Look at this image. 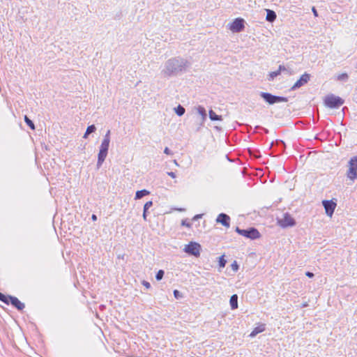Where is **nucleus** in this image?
I'll return each instance as SVG.
<instances>
[{"label":"nucleus","instance_id":"1","mask_svg":"<svg viewBox=\"0 0 357 357\" xmlns=\"http://www.w3.org/2000/svg\"><path fill=\"white\" fill-rule=\"evenodd\" d=\"M190 66V63L183 57H172L165 61L161 73L167 77H176L185 73Z\"/></svg>","mask_w":357,"mask_h":357},{"label":"nucleus","instance_id":"2","mask_svg":"<svg viewBox=\"0 0 357 357\" xmlns=\"http://www.w3.org/2000/svg\"><path fill=\"white\" fill-rule=\"evenodd\" d=\"M109 142H110V130H108L106 132V134L104 136V138L101 142L99 152L98 154V160H97V169H99L102 163L104 162L109 150Z\"/></svg>","mask_w":357,"mask_h":357},{"label":"nucleus","instance_id":"3","mask_svg":"<svg viewBox=\"0 0 357 357\" xmlns=\"http://www.w3.org/2000/svg\"><path fill=\"white\" fill-rule=\"evenodd\" d=\"M259 96L268 105H272L279 102H287L288 98L284 96L273 95L268 92H259Z\"/></svg>","mask_w":357,"mask_h":357},{"label":"nucleus","instance_id":"4","mask_svg":"<svg viewBox=\"0 0 357 357\" xmlns=\"http://www.w3.org/2000/svg\"><path fill=\"white\" fill-rule=\"evenodd\" d=\"M344 102V100L342 98L332 93L327 95L324 100L325 106L331 109H337L341 107Z\"/></svg>","mask_w":357,"mask_h":357},{"label":"nucleus","instance_id":"5","mask_svg":"<svg viewBox=\"0 0 357 357\" xmlns=\"http://www.w3.org/2000/svg\"><path fill=\"white\" fill-rule=\"evenodd\" d=\"M235 231L238 234L251 240L257 239L261 236L259 231L255 227H249L246 229H243L236 227Z\"/></svg>","mask_w":357,"mask_h":357},{"label":"nucleus","instance_id":"6","mask_svg":"<svg viewBox=\"0 0 357 357\" xmlns=\"http://www.w3.org/2000/svg\"><path fill=\"white\" fill-rule=\"evenodd\" d=\"M201 250V245L195 241H190L188 244L185 245L183 248L184 252L195 257H199L200 256Z\"/></svg>","mask_w":357,"mask_h":357},{"label":"nucleus","instance_id":"7","mask_svg":"<svg viewBox=\"0 0 357 357\" xmlns=\"http://www.w3.org/2000/svg\"><path fill=\"white\" fill-rule=\"evenodd\" d=\"M349 169L347 176L351 181L357 178V155L350 158L348 162Z\"/></svg>","mask_w":357,"mask_h":357},{"label":"nucleus","instance_id":"8","mask_svg":"<svg viewBox=\"0 0 357 357\" xmlns=\"http://www.w3.org/2000/svg\"><path fill=\"white\" fill-rule=\"evenodd\" d=\"M245 21L243 18L237 17L228 24L229 30L233 33H239L244 30Z\"/></svg>","mask_w":357,"mask_h":357},{"label":"nucleus","instance_id":"9","mask_svg":"<svg viewBox=\"0 0 357 357\" xmlns=\"http://www.w3.org/2000/svg\"><path fill=\"white\" fill-rule=\"evenodd\" d=\"M278 224L282 228H287L295 226L296 222L289 213H285L283 218L278 219Z\"/></svg>","mask_w":357,"mask_h":357},{"label":"nucleus","instance_id":"10","mask_svg":"<svg viewBox=\"0 0 357 357\" xmlns=\"http://www.w3.org/2000/svg\"><path fill=\"white\" fill-rule=\"evenodd\" d=\"M322 205L325 209L326 214L329 217H332L336 208L337 203L333 199H326L322 201Z\"/></svg>","mask_w":357,"mask_h":357},{"label":"nucleus","instance_id":"11","mask_svg":"<svg viewBox=\"0 0 357 357\" xmlns=\"http://www.w3.org/2000/svg\"><path fill=\"white\" fill-rule=\"evenodd\" d=\"M197 111V113L200 115V118L198 119L197 124L198 128L197 129V131H199V129L204 126V123L207 118V113L206 109L201 105H199L195 108Z\"/></svg>","mask_w":357,"mask_h":357},{"label":"nucleus","instance_id":"12","mask_svg":"<svg viewBox=\"0 0 357 357\" xmlns=\"http://www.w3.org/2000/svg\"><path fill=\"white\" fill-rule=\"evenodd\" d=\"M310 79V75L309 73H305L303 74L301 77L294 83V84L291 86V90L294 91L300 87L303 86L305 84L308 82Z\"/></svg>","mask_w":357,"mask_h":357},{"label":"nucleus","instance_id":"13","mask_svg":"<svg viewBox=\"0 0 357 357\" xmlns=\"http://www.w3.org/2000/svg\"><path fill=\"white\" fill-rule=\"evenodd\" d=\"M230 217L225 213H220L216 218V222L221 224L227 228L230 227Z\"/></svg>","mask_w":357,"mask_h":357},{"label":"nucleus","instance_id":"14","mask_svg":"<svg viewBox=\"0 0 357 357\" xmlns=\"http://www.w3.org/2000/svg\"><path fill=\"white\" fill-rule=\"evenodd\" d=\"M12 305L17 310L22 311L25 307L24 303H22L17 297L12 296L9 302V305Z\"/></svg>","mask_w":357,"mask_h":357},{"label":"nucleus","instance_id":"15","mask_svg":"<svg viewBox=\"0 0 357 357\" xmlns=\"http://www.w3.org/2000/svg\"><path fill=\"white\" fill-rule=\"evenodd\" d=\"M266 330V324H260L256 326L253 331L250 333V337H255L257 334L264 332Z\"/></svg>","mask_w":357,"mask_h":357},{"label":"nucleus","instance_id":"16","mask_svg":"<svg viewBox=\"0 0 357 357\" xmlns=\"http://www.w3.org/2000/svg\"><path fill=\"white\" fill-rule=\"evenodd\" d=\"M266 20L269 22H273L277 17L276 13L274 10L270 9H266Z\"/></svg>","mask_w":357,"mask_h":357},{"label":"nucleus","instance_id":"17","mask_svg":"<svg viewBox=\"0 0 357 357\" xmlns=\"http://www.w3.org/2000/svg\"><path fill=\"white\" fill-rule=\"evenodd\" d=\"M238 295L237 294H233L229 299V304L231 310H236L238 308Z\"/></svg>","mask_w":357,"mask_h":357},{"label":"nucleus","instance_id":"18","mask_svg":"<svg viewBox=\"0 0 357 357\" xmlns=\"http://www.w3.org/2000/svg\"><path fill=\"white\" fill-rule=\"evenodd\" d=\"M208 116L212 121L222 120V116L221 115L217 114L213 109L209 110Z\"/></svg>","mask_w":357,"mask_h":357},{"label":"nucleus","instance_id":"19","mask_svg":"<svg viewBox=\"0 0 357 357\" xmlns=\"http://www.w3.org/2000/svg\"><path fill=\"white\" fill-rule=\"evenodd\" d=\"M150 194V192L146 189L137 190L135 193V199H139L142 197L149 195Z\"/></svg>","mask_w":357,"mask_h":357},{"label":"nucleus","instance_id":"20","mask_svg":"<svg viewBox=\"0 0 357 357\" xmlns=\"http://www.w3.org/2000/svg\"><path fill=\"white\" fill-rule=\"evenodd\" d=\"M10 295H6L0 292V301L6 305H9L10 300L11 298Z\"/></svg>","mask_w":357,"mask_h":357},{"label":"nucleus","instance_id":"21","mask_svg":"<svg viewBox=\"0 0 357 357\" xmlns=\"http://www.w3.org/2000/svg\"><path fill=\"white\" fill-rule=\"evenodd\" d=\"M174 111H175V113L178 116H181L185 114V109L183 106H181V105H178L176 107L174 108Z\"/></svg>","mask_w":357,"mask_h":357},{"label":"nucleus","instance_id":"22","mask_svg":"<svg viewBox=\"0 0 357 357\" xmlns=\"http://www.w3.org/2000/svg\"><path fill=\"white\" fill-rule=\"evenodd\" d=\"M24 119L26 124L30 128V129H31L32 130H34L36 129L33 122L27 116H24Z\"/></svg>","mask_w":357,"mask_h":357},{"label":"nucleus","instance_id":"23","mask_svg":"<svg viewBox=\"0 0 357 357\" xmlns=\"http://www.w3.org/2000/svg\"><path fill=\"white\" fill-rule=\"evenodd\" d=\"M227 260L225 259V256L222 255L218 257V265L220 268H224L226 266Z\"/></svg>","mask_w":357,"mask_h":357},{"label":"nucleus","instance_id":"24","mask_svg":"<svg viewBox=\"0 0 357 357\" xmlns=\"http://www.w3.org/2000/svg\"><path fill=\"white\" fill-rule=\"evenodd\" d=\"M349 79V75H347V73H342V74H340L337 77V79L338 81H344V82H346L347 81V79Z\"/></svg>","mask_w":357,"mask_h":357},{"label":"nucleus","instance_id":"25","mask_svg":"<svg viewBox=\"0 0 357 357\" xmlns=\"http://www.w3.org/2000/svg\"><path fill=\"white\" fill-rule=\"evenodd\" d=\"M165 275V271L163 270H159L155 274V279L158 281L161 280Z\"/></svg>","mask_w":357,"mask_h":357},{"label":"nucleus","instance_id":"26","mask_svg":"<svg viewBox=\"0 0 357 357\" xmlns=\"http://www.w3.org/2000/svg\"><path fill=\"white\" fill-rule=\"evenodd\" d=\"M96 130V127L95 125L92 124L87 127L86 128V135H90L93 132H95Z\"/></svg>","mask_w":357,"mask_h":357},{"label":"nucleus","instance_id":"27","mask_svg":"<svg viewBox=\"0 0 357 357\" xmlns=\"http://www.w3.org/2000/svg\"><path fill=\"white\" fill-rule=\"evenodd\" d=\"M279 75H280V73L278 70V69L276 71L270 73V74H269L270 78L268 79V80H273L275 77H276Z\"/></svg>","mask_w":357,"mask_h":357},{"label":"nucleus","instance_id":"28","mask_svg":"<svg viewBox=\"0 0 357 357\" xmlns=\"http://www.w3.org/2000/svg\"><path fill=\"white\" fill-rule=\"evenodd\" d=\"M181 225L188 228H191L192 224L188 220V219H183L181 220Z\"/></svg>","mask_w":357,"mask_h":357},{"label":"nucleus","instance_id":"29","mask_svg":"<svg viewBox=\"0 0 357 357\" xmlns=\"http://www.w3.org/2000/svg\"><path fill=\"white\" fill-rule=\"evenodd\" d=\"M231 269L236 272L238 271V268H239V266L238 264H237V262L236 261H234L231 264Z\"/></svg>","mask_w":357,"mask_h":357},{"label":"nucleus","instance_id":"30","mask_svg":"<svg viewBox=\"0 0 357 357\" xmlns=\"http://www.w3.org/2000/svg\"><path fill=\"white\" fill-rule=\"evenodd\" d=\"M173 294H174V296L176 298V299H178L182 297V294L181 293L177 290V289H174V291H173Z\"/></svg>","mask_w":357,"mask_h":357},{"label":"nucleus","instance_id":"31","mask_svg":"<svg viewBox=\"0 0 357 357\" xmlns=\"http://www.w3.org/2000/svg\"><path fill=\"white\" fill-rule=\"evenodd\" d=\"M153 206V202L152 201H149L145 203V204L144 205V208L145 210H148Z\"/></svg>","mask_w":357,"mask_h":357},{"label":"nucleus","instance_id":"32","mask_svg":"<svg viewBox=\"0 0 357 357\" xmlns=\"http://www.w3.org/2000/svg\"><path fill=\"white\" fill-rule=\"evenodd\" d=\"M278 70L280 71V73L281 72L283 71H288L289 74H291L290 70H289L284 65H280L278 67Z\"/></svg>","mask_w":357,"mask_h":357},{"label":"nucleus","instance_id":"33","mask_svg":"<svg viewBox=\"0 0 357 357\" xmlns=\"http://www.w3.org/2000/svg\"><path fill=\"white\" fill-rule=\"evenodd\" d=\"M142 284L144 287H145L146 289H149L151 288V284L150 282H149L148 281H146V280H143L142 282Z\"/></svg>","mask_w":357,"mask_h":357},{"label":"nucleus","instance_id":"34","mask_svg":"<svg viewBox=\"0 0 357 357\" xmlns=\"http://www.w3.org/2000/svg\"><path fill=\"white\" fill-rule=\"evenodd\" d=\"M164 153H165L167 155H172L173 154L172 151L168 147L165 148Z\"/></svg>","mask_w":357,"mask_h":357},{"label":"nucleus","instance_id":"35","mask_svg":"<svg viewBox=\"0 0 357 357\" xmlns=\"http://www.w3.org/2000/svg\"><path fill=\"white\" fill-rule=\"evenodd\" d=\"M203 216V214H197L192 218L193 221H196L198 219L201 218Z\"/></svg>","mask_w":357,"mask_h":357},{"label":"nucleus","instance_id":"36","mask_svg":"<svg viewBox=\"0 0 357 357\" xmlns=\"http://www.w3.org/2000/svg\"><path fill=\"white\" fill-rule=\"evenodd\" d=\"M305 275L309 278H312L314 276V273L310 271L305 272Z\"/></svg>","mask_w":357,"mask_h":357},{"label":"nucleus","instance_id":"37","mask_svg":"<svg viewBox=\"0 0 357 357\" xmlns=\"http://www.w3.org/2000/svg\"><path fill=\"white\" fill-rule=\"evenodd\" d=\"M148 210H145L144 208H143V218L144 220H146V218H147V215H148Z\"/></svg>","mask_w":357,"mask_h":357},{"label":"nucleus","instance_id":"38","mask_svg":"<svg viewBox=\"0 0 357 357\" xmlns=\"http://www.w3.org/2000/svg\"><path fill=\"white\" fill-rule=\"evenodd\" d=\"M312 11L313 15H314V17H318V12H317V9H316V8L314 6H313L312 8Z\"/></svg>","mask_w":357,"mask_h":357},{"label":"nucleus","instance_id":"39","mask_svg":"<svg viewBox=\"0 0 357 357\" xmlns=\"http://www.w3.org/2000/svg\"><path fill=\"white\" fill-rule=\"evenodd\" d=\"M167 174L173 178L176 177V174L173 172H167Z\"/></svg>","mask_w":357,"mask_h":357},{"label":"nucleus","instance_id":"40","mask_svg":"<svg viewBox=\"0 0 357 357\" xmlns=\"http://www.w3.org/2000/svg\"><path fill=\"white\" fill-rule=\"evenodd\" d=\"M255 129H263V130H265V132H268V130L266 128H262V127H261V126H257L255 127Z\"/></svg>","mask_w":357,"mask_h":357},{"label":"nucleus","instance_id":"41","mask_svg":"<svg viewBox=\"0 0 357 357\" xmlns=\"http://www.w3.org/2000/svg\"><path fill=\"white\" fill-rule=\"evenodd\" d=\"M91 219L93 221H96L97 220V216L95 214H92Z\"/></svg>","mask_w":357,"mask_h":357},{"label":"nucleus","instance_id":"42","mask_svg":"<svg viewBox=\"0 0 357 357\" xmlns=\"http://www.w3.org/2000/svg\"><path fill=\"white\" fill-rule=\"evenodd\" d=\"M278 144H280L283 147H284V146H285V144H284V142L283 141H282V140H279V141H278Z\"/></svg>","mask_w":357,"mask_h":357},{"label":"nucleus","instance_id":"43","mask_svg":"<svg viewBox=\"0 0 357 357\" xmlns=\"http://www.w3.org/2000/svg\"><path fill=\"white\" fill-rule=\"evenodd\" d=\"M99 308H100L101 310H103L104 309H105V305H100L99 306Z\"/></svg>","mask_w":357,"mask_h":357},{"label":"nucleus","instance_id":"44","mask_svg":"<svg viewBox=\"0 0 357 357\" xmlns=\"http://www.w3.org/2000/svg\"><path fill=\"white\" fill-rule=\"evenodd\" d=\"M247 130L249 131L250 130H252V126L250 125H246Z\"/></svg>","mask_w":357,"mask_h":357},{"label":"nucleus","instance_id":"45","mask_svg":"<svg viewBox=\"0 0 357 357\" xmlns=\"http://www.w3.org/2000/svg\"><path fill=\"white\" fill-rule=\"evenodd\" d=\"M89 135H86V132H85V133L84 134L83 137H84V138H87Z\"/></svg>","mask_w":357,"mask_h":357},{"label":"nucleus","instance_id":"46","mask_svg":"<svg viewBox=\"0 0 357 357\" xmlns=\"http://www.w3.org/2000/svg\"><path fill=\"white\" fill-rule=\"evenodd\" d=\"M177 210L178 211H185V208H177Z\"/></svg>","mask_w":357,"mask_h":357},{"label":"nucleus","instance_id":"47","mask_svg":"<svg viewBox=\"0 0 357 357\" xmlns=\"http://www.w3.org/2000/svg\"><path fill=\"white\" fill-rule=\"evenodd\" d=\"M355 68L357 70V61H356V63L355 64Z\"/></svg>","mask_w":357,"mask_h":357}]
</instances>
